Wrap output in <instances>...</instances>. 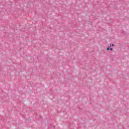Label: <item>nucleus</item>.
<instances>
[{
  "mask_svg": "<svg viewBox=\"0 0 129 129\" xmlns=\"http://www.w3.org/2000/svg\"><path fill=\"white\" fill-rule=\"evenodd\" d=\"M112 50H113V49H112V48H110V51H112Z\"/></svg>",
  "mask_w": 129,
  "mask_h": 129,
  "instance_id": "f03ea898",
  "label": "nucleus"
},
{
  "mask_svg": "<svg viewBox=\"0 0 129 129\" xmlns=\"http://www.w3.org/2000/svg\"><path fill=\"white\" fill-rule=\"evenodd\" d=\"M111 46H112V47H114V44H112Z\"/></svg>",
  "mask_w": 129,
  "mask_h": 129,
  "instance_id": "20e7f679",
  "label": "nucleus"
},
{
  "mask_svg": "<svg viewBox=\"0 0 129 129\" xmlns=\"http://www.w3.org/2000/svg\"><path fill=\"white\" fill-rule=\"evenodd\" d=\"M111 47V44H110V46H109V47L110 48Z\"/></svg>",
  "mask_w": 129,
  "mask_h": 129,
  "instance_id": "7ed1b4c3",
  "label": "nucleus"
},
{
  "mask_svg": "<svg viewBox=\"0 0 129 129\" xmlns=\"http://www.w3.org/2000/svg\"><path fill=\"white\" fill-rule=\"evenodd\" d=\"M108 50H110L109 47L107 48V50L108 51Z\"/></svg>",
  "mask_w": 129,
  "mask_h": 129,
  "instance_id": "f257e3e1",
  "label": "nucleus"
}]
</instances>
